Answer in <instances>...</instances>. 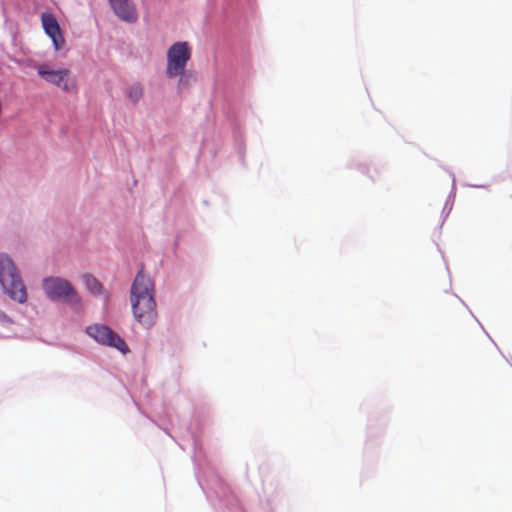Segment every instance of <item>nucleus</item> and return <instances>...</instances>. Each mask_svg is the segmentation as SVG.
<instances>
[{
  "label": "nucleus",
  "instance_id": "1",
  "mask_svg": "<svg viewBox=\"0 0 512 512\" xmlns=\"http://www.w3.org/2000/svg\"><path fill=\"white\" fill-rule=\"evenodd\" d=\"M130 300L136 320L146 328H151L158 317L154 284L143 269H140L132 283Z\"/></svg>",
  "mask_w": 512,
  "mask_h": 512
},
{
  "label": "nucleus",
  "instance_id": "6",
  "mask_svg": "<svg viewBox=\"0 0 512 512\" xmlns=\"http://www.w3.org/2000/svg\"><path fill=\"white\" fill-rule=\"evenodd\" d=\"M87 334L100 344L118 349L123 354L129 351L125 341L113 330L105 325L88 326Z\"/></svg>",
  "mask_w": 512,
  "mask_h": 512
},
{
  "label": "nucleus",
  "instance_id": "10",
  "mask_svg": "<svg viewBox=\"0 0 512 512\" xmlns=\"http://www.w3.org/2000/svg\"><path fill=\"white\" fill-rule=\"evenodd\" d=\"M83 281L86 286V288L92 293V294H100L102 291V285L101 283L92 275H83Z\"/></svg>",
  "mask_w": 512,
  "mask_h": 512
},
{
  "label": "nucleus",
  "instance_id": "5",
  "mask_svg": "<svg viewBox=\"0 0 512 512\" xmlns=\"http://www.w3.org/2000/svg\"><path fill=\"white\" fill-rule=\"evenodd\" d=\"M42 286L51 300H64L75 306L80 304V296L65 279L48 277L43 280Z\"/></svg>",
  "mask_w": 512,
  "mask_h": 512
},
{
  "label": "nucleus",
  "instance_id": "4",
  "mask_svg": "<svg viewBox=\"0 0 512 512\" xmlns=\"http://www.w3.org/2000/svg\"><path fill=\"white\" fill-rule=\"evenodd\" d=\"M38 76L45 82L60 88L66 93L76 90V81L67 68H55L54 66L41 63L36 67Z\"/></svg>",
  "mask_w": 512,
  "mask_h": 512
},
{
  "label": "nucleus",
  "instance_id": "3",
  "mask_svg": "<svg viewBox=\"0 0 512 512\" xmlns=\"http://www.w3.org/2000/svg\"><path fill=\"white\" fill-rule=\"evenodd\" d=\"M191 55V48L187 42H176L167 51L166 75L168 78L181 76L179 86L186 85L183 75Z\"/></svg>",
  "mask_w": 512,
  "mask_h": 512
},
{
  "label": "nucleus",
  "instance_id": "8",
  "mask_svg": "<svg viewBox=\"0 0 512 512\" xmlns=\"http://www.w3.org/2000/svg\"><path fill=\"white\" fill-rule=\"evenodd\" d=\"M109 4L119 19L127 23H135L138 13L132 0H108Z\"/></svg>",
  "mask_w": 512,
  "mask_h": 512
},
{
  "label": "nucleus",
  "instance_id": "9",
  "mask_svg": "<svg viewBox=\"0 0 512 512\" xmlns=\"http://www.w3.org/2000/svg\"><path fill=\"white\" fill-rule=\"evenodd\" d=\"M126 96L132 103H138L143 97V86L140 83H133L126 89Z\"/></svg>",
  "mask_w": 512,
  "mask_h": 512
},
{
  "label": "nucleus",
  "instance_id": "2",
  "mask_svg": "<svg viewBox=\"0 0 512 512\" xmlns=\"http://www.w3.org/2000/svg\"><path fill=\"white\" fill-rule=\"evenodd\" d=\"M0 284L3 291L14 301L25 303L27 291L18 270L12 259L6 255H0Z\"/></svg>",
  "mask_w": 512,
  "mask_h": 512
},
{
  "label": "nucleus",
  "instance_id": "7",
  "mask_svg": "<svg viewBox=\"0 0 512 512\" xmlns=\"http://www.w3.org/2000/svg\"><path fill=\"white\" fill-rule=\"evenodd\" d=\"M41 22L45 33L51 38L55 50H61L65 45V40L56 17L51 13H42Z\"/></svg>",
  "mask_w": 512,
  "mask_h": 512
}]
</instances>
